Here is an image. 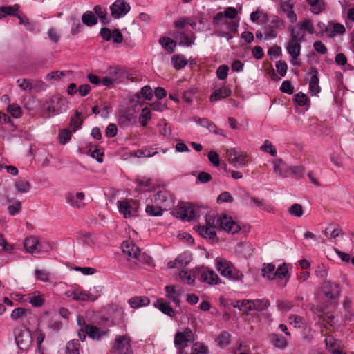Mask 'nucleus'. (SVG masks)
Segmentation results:
<instances>
[{
	"label": "nucleus",
	"mask_w": 354,
	"mask_h": 354,
	"mask_svg": "<svg viewBox=\"0 0 354 354\" xmlns=\"http://www.w3.org/2000/svg\"><path fill=\"white\" fill-rule=\"evenodd\" d=\"M19 19V24L24 25L28 30L32 31L35 29V25L26 16L17 15Z\"/></svg>",
	"instance_id": "59"
},
{
	"label": "nucleus",
	"mask_w": 354,
	"mask_h": 354,
	"mask_svg": "<svg viewBox=\"0 0 354 354\" xmlns=\"http://www.w3.org/2000/svg\"><path fill=\"white\" fill-rule=\"evenodd\" d=\"M295 102L299 106H306V109L310 106L309 98L302 92H299L295 95Z\"/></svg>",
	"instance_id": "40"
},
{
	"label": "nucleus",
	"mask_w": 354,
	"mask_h": 354,
	"mask_svg": "<svg viewBox=\"0 0 354 354\" xmlns=\"http://www.w3.org/2000/svg\"><path fill=\"white\" fill-rule=\"evenodd\" d=\"M286 277H288V279L290 278L286 264L284 263L283 265L279 266L277 270L275 269V278L282 279Z\"/></svg>",
	"instance_id": "56"
},
{
	"label": "nucleus",
	"mask_w": 354,
	"mask_h": 354,
	"mask_svg": "<svg viewBox=\"0 0 354 354\" xmlns=\"http://www.w3.org/2000/svg\"><path fill=\"white\" fill-rule=\"evenodd\" d=\"M163 207L160 205H147L145 207V212L150 216H160L163 214Z\"/></svg>",
	"instance_id": "35"
},
{
	"label": "nucleus",
	"mask_w": 354,
	"mask_h": 354,
	"mask_svg": "<svg viewBox=\"0 0 354 354\" xmlns=\"http://www.w3.org/2000/svg\"><path fill=\"white\" fill-rule=\"evenodd\" d=\"M198 234L204 239H209L214 242L217 240L216 232L215 230L204 225H198L196 229Z\"/></svg>",
	"instance_id": "19"
},
{
	"label": "nucleus",
	"mask_w": 354,
	"mask_h": 354,
	"mask_svg": "<svg viewBox=\"0 0 354 354\" xmlns=\"http://www.w3.org/2000/svg\"><path fill=\"white\" fill-rule=\"evenodd\" d=\"M66 202L73 208L80 209L84 206V200L85 194L84 192H68L65 196Z\"/></svg>",
	"instance_id": "10"
},
{
	"label": "nucleus",
	"mask_w": 354,
	"mask_h": 354,
	"mask_svg": "<svg viewBox=\"0 0 354 354\" xmlns=\"http://www.w3.org/2000/svg\"><path fill=\"white\" fill-rule=\"evenodd\" d=\"M226 153L230 163L234 167L245 165L248 162L247 155L239 148L227 149Z\"/></svg>",
	"instance_id": "7"
},
{
	"label": "nucleus",
	"mask_w": 354,
	"mask_h": 354,
	"mask_svg": "<svg viewBox=\"0 0 354 354\" xmlns=\"http://www.w3.org/2000/svg\"><path fill=\"white\" fill-rule=\"evenodd\" d=\"M180 279L184 283L188 285H194L195 281V274L192 271L182 270L179 273Z\"/></svg>",
	"instance_id": "39"
},
{
	"label": "nucleus",
	"mask_w": 354,
	"mask_h": 354,
	"mask_svg": "<svg viewBox=\"0 0 354 354\" xmlns=\"http://www.w3.org/2000/svg\"><path fill=\"white\" fill-rule=\"evenodd\" d=\"M171 36L178 41L180 46H191L194 44L196 36L193 32L185 34L180 30L173 31Z\"/></svg>",
	"instance_id": "9"
},
{
	"label": "nucleus",
	"mask_w": 354,
	"mask_h": 354,
	"mask_svg": "<svg viewBox=\"0 0 354 354\" xmlns=\"http://www.w3.org/2000/svg\"><path fill=\"white\" fill-rule=\"evenodd\" d=\"M93 11L97 15L96 17H99L102 24L107 25L110 23V19L107 16V12L105 8H102L100 5H96L93 8Z\"/></svg>",
	"instance_id": "29"
},
{
	"label": "nucleus",
	"mask_w": 354,
	"mask_h": 354,
	"mask_svg": "<svg viewBox=\"0 0 354 354\" xmlns=\"http://www.w3.org/2000/svg\"><path fill=\"white\" fill-rule=\"evenodd\" d=\"M290 31V37L286 45V49L287 53L292 59V64L293 66H299L301 65V62L296 61V59L301 55V43L305 41V35L301 33L296 34V30L295 28H292Z\"/></svg>",
	"instance_id": "2"
},
{
	"label": "nucleus",
	"mask_w": 354,
	"mask_h": 354,
	"mask_svg": "<svg viewBox=\"0 0 354 354\" xmlns=\"http://www.w3.org/2000/svg\"><path fill=\"white\" fill-rule=\"evenodd\" d=\"M324 296L330 299H336L340 295V286L329 281H325L322 286Z\"/></svg>",
	"instance_id": "11"
},
{
	"label": "nucleus",
	"mask_w": 354,
	"mask_h": 354,
	"mask_svg": "<svg viewBox=\"0 0 354 354\" xmlns=\"http://www.w3.org/2000/svg\"><path fill=\"white\" fill-rule=\"evenodd\" d=\"M261 149L265 152L269 153L272 156H276L277 155L276 149L268 140L264 142L263 145L261 147Z\"/></svg>",
	"instance_id": "60"
},
{
	"label": "nucleus",
	"mask_w": 354,
	"mask_h": 354,
	"mask_svg": "<svg viewBox=\"0 0 354 354\" xmlns=\"http://www.w3.org/2000/svg\"><path fill=\"white\" fill-rule=\"evenodd\" d=\"M86 331L88 332V337L92 339H99L100 338V334L99 328L91 324L85 325Z\"/></svg>",
	"instance_id": "47"
},
{
	"label": "nucleus",
	"mask_w": 354,
	"mask_h": 354,
	"mask_svg": "<svg viewBox=\"0 0 354 354\" xmlns=\"http://www.w3.org/2000/svg\"><path fill=\"white\" fill-rule=\"evenodd\" d=\"M262 276L268 280L275 279V266L272 263H263L261 269Z\"/></svg>",
	"instance_id": "30"
},
{
	"label": "nucleus",
	"mask_w": 354,
	"mask_h": 354,
	"mask_svg": "<svg viewBox=\"0 0 354 354\" xmlns=\"http://www.w3.org/2000/svg\"><path fill=\"white\" fill-rule=\"evenodd\" d=\"M109 75L110 77L115 79V82L118 83L124 76V71L118 66L109 67Z\"/></svg>",
	"instance_id": "46"
},
{
	"label": "nucleus",
	"mask_w": 354,
	"mask_h": 354,
	"mask_svg": "<svg viewBox=\"0 0 354 354\" xmlns=\"http://www.w3.org/2000/svg\"><path fill=\"white\" fill-rule=\"evenodd\" d=\"M132 119V115L127 113H123L120 115L118 118V122L120 127L124 128L129 127L131 124Z\"/></svg>",
	"instance_id": "55"
},
{
	"label": "nucleus",
	"mask_w": 354,
	"mask_h": 354,
	"mask_svg": "<svg viewBox=\"0 0 354 354\" xmlns=\"http://www.w3.org/2000/svg\"><path fill=\"white\" fill-rule=\"evenodd\" d=\"M159 44L169 53H173L175 50L176 41L168 37H163L159 39Z\"/></svg>",
	"instance_id": "28"
},
{
	"label": "nucleus",
	"mask_w": 354,
	"mask_h": 354,
	"mask_svg": "<svg viewBox=\"0 0 354 354\" xmlns=\"http://www.w3.org/2000/svg\"><path fill=\"white\" fill-rule=\"evenodd\" d=\"M201 282L209 284L216 285L221 283V280L217 274L213 270H203L199 278Z\"/></svg>",
	"instance_id": "18"
},
{
	"label": "nucleus",
	"mask_w": 354,
	"mask_h": 354,
	"mask_svg": "<svg viewBox=\"0 0 354 354\" xmlns=\"http://www.w3.org/2000/svg\"><path fill=\"white\" fill-rule=\"evenodd\" d=\"M293 8L294 3L292 0H286L281 2V9L291 23H295L297 21V16Z\"/></svg>",
	"instance_id": "15"
},
{
	"label": "nucleus",
	"mask_w": 354,
	"mask_h": 354,
	"mask_svg": "<svg viewBox=\"0 0 354 354\" xmlns=\"http://www.w3.org/2000/svg\"><path fill=\"white\" fill-rule=\"evenodd\" d=\"M15 343L19 350L27 351L32 344V337L26 327H17L13 330Z\"/></svg>",
	"instance_id": "4"
},
{
	"label": "nucleus",
	"mask_w": 354,
	"mask_h": 354,
	"mask_svg": "<svg viewBox=\"0 0 354 354\" xmlns=\"http://www.w3.org/2000/svg\"><path fill=\"white\" fill-rule=\"evenodd\" d=\"M171 62L174 67L177 70L182 69L187 64L185 57L182 55H174L171 57Z\"/></svg>",
	"instance_id": "42"
},
{
	"label": "nucleus",
	"mask_w": 354,
	"mask_h": 354,
	"mask_svg": "<svg viewBox=\"0 0 354 354\" xmlns=\"http://www.w3.org/2000/svg\"><path fill=\"white\" fill-rule=\"evenodd\" d=\"M328 26L333 28V30L330 31L328 34V36L330 37H334L337 34L343 35L346 32L345 27L341 24L329 22Z\"/></svg>",
	"instance_id": "45"
},
{
	"label": "nucleus",
	"mask_w": 354,
	"mask_h": 354,
	"mask_svg": "<svg viewBox=\"0 0 354 354\" xmlns=\"http://www.w3.org/2000/svg\"><path fill=\"white\" fill-rule=\"evenodd\" d=\"M39 243L35 237L26 238L24 241V247L27 252L34 254L39 252Z\"/></svg>",
	"instance_id": "21"
},
{
	"label": "nucleus",
	"mask_w": 354,
	"mask_h": 354,
	"mask_svg": "<svg viewBox=\"0 0 354 354\" xmlns=\"http://www.w3.org/2000/svg\"><path fill=\"white\" fill-rule=\"evenodd\" d=\"M270 301L268 299H256L252 300V310L263 311L270 306Z\"/></svg>",
	"instance_id": "34"
},
{
	"label": "nucleus",
	"mask_w": 354,
	"mask_h": 354,
	"mask_svg": "<svg viewBox=\"0 0 354 354\" xmlns=\"http://www.w3.org/2000/svg\"><path fill=\"white\" fill-rule=\"evenodd\" d=\"M194 333L192 330L187 327L183 331H178L174 337V346L178 351V354L180 351H185V348L188 346V344L194 342Z\"/></svg>",
	"instance_id": "6"
},
{
	"label": "nucleus",
	"mask_w": 354,
	"mask_h": 354,
	"mask_svg": "<svg viewBox=\"0 0 354 354\" xmlns=\"http://www.w3.org/2000/svg\"><path fill=\"white\" fill-rule=\"evenodd\" d=\"M82 21L86 26H93L97 23V17L91 11H86L82 15Z\"/></svg>",
	"instance_id": "33"
},
{
	"label": "nucleus",
	"mask_w": 354,
	"mask_h": 354,
	"mask_svg": "<svg viewBox=\"0 0 354 354\" xmlns=\"http://www.w3.org/2000/svg\"><path fill=\"white\" fill-rule=\"evenodd\" d=\"M80 343L78 339H72L66 346V354H80Z\"/></svg>",
	"instance_id": "36"
},
{
	"label": "nucleus",
	"mask_w": 354,
	"mask_h": 354,
	"mask_svg": "<svg viewBox=\"0 0 354 354\" xmlns=\"http://www.w3.org/2000/svg\"><path fill=\"white\" fill-rule=\"evenodd\" d=\"M6 201L10 203L7 207L8 214L10 216H15L18 214L22 208L21 202L17 200L11 198H7Z\"/></svg>",
	"instance_id": "27"
},
{
	"label": "nucleus",
	"mask_w": 354,
	"mask_h": 354,
	"mask_svg": "<svg viewBox=\"0 0 354 354\" xmlns=\"http://www.w3.org/2000/svg\"><path fill=\"white\" fill-rule=\"evenodd\" d=\"M30 310H27L24 308H17L14 309L10 314V318L12 320H17L24 316H26L28 313H30Z\"/></svg>",
	"instance_id": "52"
},
{
	"label": "nucleus",
	"mask_w": 354,
	"mask_h": 354,
	"mask_svg": "<svg viewBox=\"0 0 354 354\" xmlns=\"http://www.w3.org/2000/svg\"><path fill=\"white\" fill-rule=\"evenodd\" d=\"M26 300L28 301L30 304L35 308L41 307L45 302V299L42 295H39V292H32L25 295Z\"/></svg>",
	"instance_id": "22"
},
{
	"label": "nucleus",
	"mask_w": 354,
	"mask_h": 354,
	"mask_svg": "<svg viewBox=\"0 0 354 354\" xmlns=\"http://www.w3.org/2000/svg\"><path fill=\"white\" fill-rule=\"evenodd\" d=\"M129 305L133 308H138L142 306H147L149 304L150 300L147 297H134L129 299Z\"/></svg>",
	"instance_id": "26"
},
{
	"label": "nucleus",
	"mask_w": 354,
	"mask_h": 354,
	"mask_svg": "<svg viewBox=\"0 0 354 354\" xmlns=\"http://www.w3.org/2000/svg\"><path fill=\"white\" fill-rule=\"evenodd\" d=\"M309 74L311 75L309 82V90L311 95H316L321 91L319 85L318 70L315 67H310Z\"/></svg>",
	"instance_id": "14"
},
{
	"label": "nucleus",
	"mask_w": 354,
	"mask_h": 354,
	"mask_svg": "<svg viewBox=\"0 0 354 354\" xmlns=\"http://www.w3.org/2000/svg\"><path fill=\"white\" fill-rule=\"evenodd\" d=\"M48 36L49 39L55 44H57L60 39V35L57 30L54 27H51L48 29Z\"/></svg>",
	"instance_id": "63"
},
{
	"label": "nucleus",
	"mask_w": 354,
	"mask_h": 354,
	"mask_svg": "<svg viewBox=\"0 0 354 354\" xmlns=\"http://www.w3.org/2000/svg\"><path fill=\"white\" fill-rule=\"evenodd\" d=\"M234 266L229 261L224 259H217L216 268L222 277H225L227 271H230Z\"/></svg>",
	"instance_id": "24"
},
{
	"label": "nucleus",
	"mask_w": 354,
	"mask_h": 354,
	"mask_svg": "<svg viewBox=\"0 0 354 354\" xmlns=\"http://www.w3.org/2000/svg\"><path fill=\"white\" fill-rule=\"evenodd\" d=\"M130 5L124 0H116L111 6V15L114 19H120L130 10Z\"/></svg>",
	"instance_id": "8"
},
{
	"label": "nucleus",
	"mask_w": 354,
	"mask_h": 354,
	"mask_svg": "<svg viewBox=\"0 0 354 354\" xmlns=\"http://www.w3.org/2000/svg\"><path fill=\"white\" fill-rule=\"evenodd\" d=\"M305 31H306L309 34H314L315 33V28L313 26V24L310 19H304L301 24V26L297 31H296V34H304Z\"/></svg>",
	"instance_id": "31"
},
{
	"label": "nucleus",
	"mask_w": 354,
	"mask_h": 354,
	"mask_svg": "<svg viewBox=\"0 0 354 354\" xmlns=\"http://www.w3.org/2000/svg\"><path fill=\"white\" fill-rule=\"evenodd\" d=\"M230 88L223 86L218 89H216L210 95V102L218 101L223 98H225L231 95Z\"/></svg>",
	"instance_id": "23"
},
{
	"label": "nucleus",
	"mask_w": 354,
	"mask_h": 354,
	"mask_svg": "<svg viewBox=\"0 0 354 354\" xmlns=\"http://www.w3.org/2000/svg\"><path fill=\"white\" fill-rule=\"evenodd\" d=\"M280 91L283 93L291 95L294 92V87L292 86L290 81L285 80L281 85Z\"/></svg>",
	"instance_id": "64"
},
{
	"label": "nucleus",
	"mask_w": 354,
	"mask_h": 354,
	"mask_svg": "<svg viewBox=\"0 0 354 354\" xmlns=\"http://www.w3.org/2000/svg\"><path fill=\"white\" fill-rule=\"evenodd\" d=\"M17 85L21 90L25 91H32V81L27 79H19L17 81Z\"/></svg>",
	"instance_id": "51"
},
{
	"label": "nucleus",
	"mask_w": 354,
	"mask_h": 354,
	"mask_svg": "<svg viewBox=\"0 0 354 354\" xmlns=\"http://www.w3.org/2000/svg\"><path fill=\"white\" fill-rule=\"evenodd\" d=\"M310 6V11L314 14H319L323 10V3L320 0H306Z\"/></svg>",
	"instance_id": "50"
},
{
	"label": "nucleus",
	"mask_w": 354,
	"mask_h": 354,
	"mask_svg": "<svg viewBox=\"0 0 354 354\" xmlns=\"http://www.w3.org/2000/svg\"><path fill=\"white\" fill-rule=\"evenodd\" d=\"M81 113L76 111L75 115L71 119L70 126L74 132L79 129L83 123V119L81 118Z\"/></svg>",
	"instance_id": "43"
},
{
	"label": "nucleus",
	"mask_w": 354,
	"mask_h": 354,
	"mask_svg": "<svg viewBox=\"0 0 354 354\" xmlns=\"http://www.w3.org/2000/svg\"><path fill=\"white\" fill-rule=\"evenodd\" d=\"M122 248V252L130 258L138 259L140 254V250L132 241H124Z\"/></svg>",
	"instance_id": "16"
},
{
	"label": "nucleus",
	"mask_w": 354,
	"mask_h": 354,
	"mask_svg": "<svg viewBox=\"0 0 354 354\" xmlns=\"http://www.w3.org/2000/svg\"><path fill=\"white\" fill-rule=\"evenodd\" d=\"M234 307L245 313L253 310L252 300L250 299L238 300L236 301V304L234 305Z\"/></svg>",
	"instance_id": "38"
},
{
	"label": "nucleus",
	"mask_w": 354,
	"mask_h": 354,
	"mask_svg": "<svg viewBox=\"0 0 354 354\" xmlns=\"http://www.w3.org/2000/svg\"><path fill=\"white\" fill-rule=\"evenodd\" d=\"M229 67L227 65H221L216 71V76L221 80H224L227 78Z\"/></svg>",
	"instance_id": "61"
},
{
	"label": "nucleus",
	"mask_w": 354,
	"mask_h": 354,
	"mask_svg": "<svg viewBox=\"0 0 354 354\" xmlns=\"http://www.w3.org/2000/svg\"><path fill=\"white\" fill-rule=\"evenodd\" d=\"M226 19L227 17L225 15H223V12H219L214 16L212 19V24L215 26H219L221 25L224 24L225 25L226 23L227 22Z\"/></svg>",
	"instance_id": "57"
},
{
	"label": "nucleus",
	"mask_w": 354,
	"mask_h": 354,
	"mask_svg": "<svg viewBox=\"0 0 354 354\" xmlns=\"http://www.w3.org/2000/svg\"><path fill=\"white\" fill-rule=\"evenodd\" d=\"M118 211L124 218H129L133 216L132 206L126 201H118Z\"/></svg>",
	"instance_id": "25"
},
{
	"label": "nucleus",
	"mask_w": 354,
	"mask_h": 354,
	"mask_svg": "<svg viewBox=\"0 0 354 354\" xmlns=\"http://www.w3.org/2000/svg\"><path fill=\"white\" fill-rule=\"evenodd\" d=\"M15 186L17 191L21 193H26L30 190V185L28 181L24 179H19L15 181Z\"/></svg>",
	"instance_id": "49"
},
{
	"label": "nucleus",
	"mask_w": 354,
	"mask_h": 354,
	"mask_svg": "<svg viewBox=\"0 0 354 354\" xmlns=\"http://www.w3.org/2000/svg\"><path fill=\"white\" fill-rule=\"evenodd\" d=\"M290 167H288L281 158L275 159L273 161L274 171L283 177H287L290 175Z\"/></svg>",
	"instance_id": "20"
},
{
	"label": "nucleus",
	"mask_w": 354,
	"mask_h": 354,
	"mask_svg": "<svg viewBox=\"0 0 354 354\" xmlns=\"http://www.w3.org/2000/svg\"><path fill=\"white\" fill-rule=\"evenodd\" d=\"M19 6L17 4L8 6H1V10L3 12V17L6 16H15L19 15L16 12L19 10Z\"/></svg>",
	"instance_id": "48"
},
{
	"label": "nucleus",
	"mask_w": 354,
	"mask_h": 354,
	"mask_svg": "<svg viewBox=\"0 0 354 354\" xmlns=\"http://www.w3.org/2000/svg\"><path fill=\"white\" fill-rule=\"evenodd\" d=\"M154 201L160 206L167 209L172 203V198L169 192L161 190L158 192L154 196Z\"/></svg>",
	"instance_id": "13"
},
{
	"label": "nucleus",
	"mask_w": 354,
	"mask_h": 354,
	"mask_svg": "<svg viewBox=\"0 0 354 354\" xmlns=\"http://www.w3.org/2000/svg\"><path fill=\"white\" fill-rule=\"evenodd\" d=\"M71 132L67 129H64L62 132L59 133V142L61 145L66 144L69 140L71 139Z\"/></svg>",
	"instance_id": "62"
},
{
	"label": "nucleus",
	"mask_w": 354,
	"mask_h": 354,
	"mask_svg": "<svg viewBox=\"0 0 354 354\" xmlns=\"http://www.w3.org/2000/svg\"><path fill=\"white\" fill-rule=\"evenodd\" d=\"M158 153V151H156L155 149L153 148H146L142 149H138L134 151L132 155L137 158H142V157H152Z\"/></svg>",
	"instance_id": "37"
},
{
	"label": "nucleus",
	"mask_w": 354,
	"mask_h": 354,
	"mask_svg": "<svg viewBox=\"0 0 354 354\" xmlns=\"http://www.w3.org/2000/svg\"><path fill=\"white\" fill-rule=\"evenodd\" d=\"M230 335L228 332L222 331L218 336V345L223 347L224 345H229L230 342Z\"/></svg>",
	"instance_id": "58"
},
{
	"label": "nucleus",
	"mask_w": 354,
	"mask_h": 354,
	"mask_svg": "<svg viewBox=\"0 0 354 354\" xmlns=\"http://www.w3.org/2000/svg\"><path fill=\"white\" fill-rule=\"evenodd\" d=\"M288 212L292 216H294L296 217H301L304 214L303 207H302L301 205L298 204V203H295L289 207Z\"/></svg>",
	"instance_id": "54"
},
{
	"label": "nucleus",
	"mask_w": 354,
	"mask_h": 354,
	"mask_svg": "<svg viewBox=\"0 0 354 354\" xmlns=\"http://www.w3.org/2000/svg\"><path fill=\"white\" fill-rule=\"evenodd\" d=\"M191 351L196 354H208V348L203 343L196 342L193 344Z\"/></svg>",
	"instance_id": "53"
},
{
	"label": "nucleus",
	"mask_w": 354,
	"mask_h": 354,
	"mask_svg": "<svg viewBox=\"0 0 354 354\" xmlns=\"http://www.w3.org/2000/svg\"><path fill=\"white\" fill-rule=\"evenodd\" d=\"M225 278L229 279L232 281H241L243 278V273L234 266L225 274Z\"/></svg>",
	"instance_id": "41"
},
{
	"label": "nucleus",
	"mask_w": 354,
	"mask_h": 354,
	"mask_svg": "<svg viewBox=\"0 0 354 354\" xmlns=\"http://www.w3.org/2000/svg\"><path fill=\"white\" fill-rule=\"evenodd\" d=\"M192 259V254L188 252H185L176 257V261L178 262L179 266L182 268L186 267Z\"/></svg>",
	"instance_id": "44"
},
{
	"label": "nucleus",
	"mask_w": 354,
	"mask_h": 354,
	"mask_svg": "<svg viewBox=\"0 0 354 354\" xmlns=\"http://www.w3.org/2000/svg\"><path fill=\"white\" fill-rule=\"evenodd\" d=\"M270 342L273 346L279 349H284L287 346L286 338L278 334H272L270 335Z\"/></svg>",
	"instance_id": "32"
},
{
	"label": "nucleus",
	"mask_w": 354,
	"mask_h": 354,
	"mask_svg": "<svg viewBox=\"0 0 354 354\" xmlns=\"http://www.w3.org/2000/svg\"><path fill=\"white\" fill-rule=\"evenodd\" d=\"M154 306L169 317H173L176 315L175 311L171 306L170 303L167 301L165 299H158L154 304Z\"/></svg>",
	"instance_id": "17"
},
{
	"label": "nucleus",
	"mask_w": 354,
	"mask_h": 354,
	"mask_svg": "<svg viewBox=\"0 0 354 354\" xmlns=\"http://www.w3.org/2000/svg\"><path fill=\"white\" fill-rule=\"evenodd\" d=\"M66 100L60 97H53L41 106V115L48 118L66 110Z\"/></svg>",
	"instance_id": "3"
},
{
	"label": "nucleus",
	"mask_w": 354,
	"mask_h": 354,
	"mask_svg": "<svg viewBox=\"0 0 354 354\" xmlns=\"http://www.w3.org/2000/svg\"><path fill=\"white\" fill-rule=\"evenodd\" d=\"M131 339L128 335H117L111 342V348L114 354H133L131 345Z\"/></svg>",
	"instance_id": "5"
},
{
	"label": "nucleus",
	"mask_w": 354,
	"mask_h": 354,
	"mask_svg": "<svg viewBox=\"0 0 354 354\" xmlns=\"http://www.w3.org/2000/svg\"><path fill=\"white\" fill-rule=\"evenodd\" d=\"M204 226L214 230L218 228L220 230H224L232 234L238 233L241 230L240 225L226 214H222L218 218H216L214 214H206Z\"/></svg>",
	"instance_id": "1"
},
{
	"label": "nucleus",
	"mask_w": 354,
	"mask_h": 354,
	"mask_svg": "<svg viewBox=\"0 0 354 354\" xmlns=\"http://www.w3.org/2000/svg\"><path fill=\"white\" fill-rule=\"evenodd\" d=\"M177 218L183 221H189L196 216L195 210L191 204H187L180 207L175 213Z\"/></svg>",
	"instance_id": "12"
}]
</instances>
